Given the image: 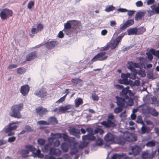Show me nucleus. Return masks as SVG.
Returning a JSON list of instances; mask_svg holds the SVG:
<instances>
[{
	"mask_svg": "<svg viewBox=\"0 0 159 159\" xmlns=\"http://www.w3.org/2000/svg\"><path fill=\"white\" fill-rule=\"evenodd\" d=\"M23 108V104L22 103L14 105L11 107L9 116L16 118H21L22 116L20 111L22 110Z\"/></svg>",
	"mask_w": 159,
	"mask_h": 159,
	"instance_id": "f257e3e1",
	"label": "nucleus"
},
{
	"mask_svg": "<svg viewBox=\"0 0 159 159\" xmlns=\"http://www.w3.org/2000/svg\"><path fill=\"white\" fill-rule=\"evenodd\" d=\"M120 97L126 99L127 105L129 106H132L133 105V99L128 96L127 91L122 89L121 92H120Z\"/></svg>",
	"mask_w": 159,
	"mask_h": 159,
	"instance_id": "f03ea898",
	"label": "nucleus"
},
{
	"mask_svg": "<svg viewBox=\"0 0 159 159\" xmlns=\"http://www.w3.org/2000/svg\"><path fill=\"white\" fill-rule=\"evenodd\" d=\"M13 12L11 10L5 8L3 9L0 13V16L2 20H6L12 16Z\"/></svg>",
	"mask_w": 159,
	"mask_h": 159,
	"instance_id": "7ed1b4c3",
	"label": "nucleus"
},
{
	"mask_svg": "<svg viewBox=\"0 0 159 159\" xmlns=\"http://www.w3.org/2000/svg\"><path fill=\"white\" fill-rule=\"evenodd\" d=\"M105 52H101L96 54L91 60V63L97 61H103L106 60L107 57L105 56L106 54Z\"/></svg>",
	"mask_w": 159,
	"mask_h": 159,
	"instance_id": "20e7f679",
	"label": "nucleus"
},
{
	"mask_svg": "<svg viewBox=\"0 0 159 159\" xmlns=\"http://www.w3.org/2000/svg\"><path fill=\"white\" fill-rule=\"evenodd\" d=\"M125 139L129 142H134L137 140V137L134 134L132 133L127 132L124 134Z\"/></svg>",
	"mask_w": 159,
	"mask_h": 159,
	"instance_id": "39448f33",
	"label": "nucleus"
},
{
	"mask_svg": "<svg viewBox=\"0 0 159 159\" xmlns=\"http://www.w3.org/2000/svg\"><path fill=\"white\" fill-rule=\"evenodd\" d=\"M34 94L40 98H43L47 95L48 93L44 88H42L39 91L35 92Z\"/></svg>",
	"mask_w": 159,
	"mask_h": 159,
	"instance_id": "423d86ee",
	"label": "nucleus"
},
{
	"mask_svg": "<svg viewBox=\"0 0 159 159\" xmlns=\"http://www.w3.org/2000/svg\"><path fill=\"white\" fill-rule=\"evenodd\" d=\"M75 25H76V20H69L64 24V29L66 30H68L71 28H73V26H76Z\"/></svg>",
	"mask_w": 159,
	"mask_h": 159,
	"instance_id": "0eeeda50",
	"label": "nucleus"
},
{
	"mask_svg": "<svg viewBox=\"0 0 159 159\" xmlns=\"http://www.w3.org/2000/svg\"><path fill=\"white\" fill-rule=\"evenodd\" d=\"M116 98L117 100L116 103L117 106L123 108L125 103H126L127 101L126 99L121 97L118 96H116Z\"/></svg>",
	"mask_w": 159,
	"mask_h": 159,
	"instance_id": "6e6552de",
	"label": "nucleus"
},
{
	"mask_svg": "<svg viewBox=\"0 0 159 159\" xmlns=\"http://www.w3.org/2000/svg\"><path fill=\"white\" fill-rule=\"evenodd\" d=\"M116 139V136L113 134L108 132L104 137V140L107 142L113 141Z\"/></svg>",
	"mask_w": 159,
	"mask_h": 159,
	"instance_id": "1a4fd4ad",
	"label": "nucleus"
},
{
	"mask_svg": "<svg viewBox=\"0 0 159 159\" xmlns=\"http://www.w3.org/2000/svg\"><path fill=\"white\" fill-rule=\"evenodd\" d=\"M29 90L30 88L28 85L25 84L21 87L20 92L23 96H25L28 94Z\"/></svg>",
	"mask_w": 159,
	"mask_h": 159,
	"instance_id": "9d476101",
	"label": "nucleus"
},
{
	"mask_svg": "<svg viewBox=\"0 0 159 159\" xmlns=\"http://www.w3.org/2000/svg\"><path fill=\"white\" fill-rule=\"evenodd\" d=\"M51 137L49 138L48 140L50 142L53 143L54 140L56 139H58L62 137V134L57 133L53 134L51 133Z\"/></svg>",
	"mask_w": 159,
	"mask_h": 159,
	"instance_id": "9b49d317",
	"label": "nucleus"
},
{
	"mask_svg": "<svg viewBox=\"0 0 159 159\" xmlns=\"http://www.w3.org/2000/svg\"><path fill=\"white\" fill-rule=\"evenodd\" d=\"M61 151L58 149H55L52 148L50 149L49 154L50 155H55L57 156H59L61 154Z\"/></svg>",
	"mask_w": 159,
	"mask_h": 159,
	"instance_id": "f8f14e48",
	"label": "nucleus"
},
{
	"mask_svg": "<svg viewBox=\"0 0 159 159\" xmlns=\"http://www.w3.org/2000/svg\"><path fill=\"white\" fill-rule=\"evenodd\" d=\"M131 150L133 153L134 156H135L139 154L141 150V148L140 146L135 145L132 147Z\"/></svg>",
	"mask_w": 159,
	"mask_h": 159,
	"instance_id": "ddd939ff",
	"label": "nucleus"
},
{
	"mask_svg": "<svg viewBox=\"0 0 159 159\" xmlns=\"http://www.w3.org/2000/svg\"><path fill=\"white\" fill-rule=\"evenodd\" d=\"M93 134H88L85 135L83 136L82 138L83 141L88 140L89 141H94L96 140V137L93 136Z\"/></svg>",
	"mask_w": 159,
	"mask_h": 159,
	"instance_id": "4468645a",
	"label": "nucleus"
},
{
	"mask_svg": "<svg viewBox=\"0 0 159 159\" xmlns=\"http://www.w3.org/2000/svg\"><path fill=\"white\" fill-rule=\"evenodd\" d=\"M36 111L40 116H42L43 115L48 112L46 108H43L42 107L37 108L36 109Z\"/></svg>",
	"mask_w": 159,
	"mask_h": 159,
	"instance_id": "2eb2a0df",
	"label": "nucleus"
},
{
	"mask_svg": "<svg viewBox=\"0 0 159 159\" xmlns=\"http://www.w3.org/2000/svg\"><path fill=\"white\" fill-rule=\"evenodd\" d=\"M37 53L36 51H34L27 55L26 57V61H30L34 59L36 57Z\"/></svg>",
	"mask_w": 159,
	"mask_h": 159,
	"instance_id": "dca6fc26",
	"label": "nucleus"
},
{
	"mask_svg": "<svg viewBox=\"0 0 159 159\" xmlns=\"http://www.w3.org/2000/svg\"><path fill=\"white\" fill-rule=\"evenodd\" d=\"M143 125L141 129V133L144 134L146 133L147 134L150 133L151 130V129L149 127H147L144 124Z\"/></svg>",
	"mask_w": 159,
	"mask_h": 159,
	"instance_id": "f3484780",
	"label": "nucleus"
},
{
	"mask_svg": "<svg viewBox=\"0 0 159 159\" xmlns=\"http://www.w3.org/2000/svg\"><path fill=\"white\" fill-rule=\"evenodd\" d=\"M151 109L152 107L147 106V108H143L142 109V112L146 117H149L150 116V112Z\"/></svg>",
	"mask_w": 159,
	"mask_h": 159,
	"instance_id": "a211bd4d",
	"label": "nucleus"
},
{
	"mask_svg": "<svg viewBox=\"0 0 159 159\" xmlns=\"http://www.w3.org/2000/svg\"><path fill=\"white\" fill-rule=\"evenodd\" d=\"M48 121L49 125H56L58 123V120L54 116L49 117L48 119Z\"/></svg>",
	"mask_w": 159,
	"mask_h": 159,
	"instance_id": "6ab92c4d",
	"label": "nucleus"
},
{
	"mask_svg": "<svg viewBox=\"0 0 159 159\" xmlns=\"http://www.w3.org/2000/svg\"><path fill=\"white\" fill-rule=\"evenodd\" d=\"M69 131L70 134L75 136H77L80 134V130L75 128L69 129Z\"/></svg>",
	"mask_w": 159,
	"mask_h": 159,
	"instance_id": "aec40b11",
	"label": "nucleus"
},
{
	"mask_svg": "<svg viewBox=\"0 0 159 159\" xmlns=\"http://www.w3.org/2000/svg\"><path fill=\"white\" fill-rule=\"evenodd\" d=\"M145 14V12L144 11H139L138 12L135 16V20H140L144 16Z\"/></svg>",
	"mask_w": 159,
	"mask_h": 159,
	"instance_id": "412c9836",
	"label": "nucleus"
},
{
	"mask_svg": "<svg viewBox=\"0 0 159 159\" xmlns=\"http://www.w3.org/2000/svg\"><path fill=\"white\" fill-rule=\"evenodd\" d=\"M56 43V42L54 41L48 42L45 43V46L47 48L51 49L55 46Z\"/></svg>",
	"mask_w": 159,
	"mask_h": 159,
	"instance_id": "4be33fe9",
	"label": "nucleus"
},
{
	"mask_svg": "<svg viewBox=\"0 0 159 159\" xmlns=\"http://www.w3.org/2000/svg\"><path fill=\"white\" fill-rule=\"evenodd\" d=\"M128 34L129 35L137 34L138 32V30L137 28H130L127 30Z\"/></svg>",
	"mask_w": 159,
	"mask_h": 159,
	"instance_id": "5701e85b",
	"label": "nucleus"
},
{
	"mask_svg": "<svg viewBox=\"0 0 159 159\" xmlns=\"http://www.w3.org/2000/svg\"><path fill=\"white\" fill-rule=\"evenodd\" d=\"M51 143H48L45 145L42 148V151L44 152L47 153L50 151Z\"/></svg>",
	"mask_w": 159,
	"mask_h": 159,
	"instance_id": "b1692460",
	"label": "nucleus"
},
{
	"mask_svg": "<svg viewBox=\"0 0 159 159\" xmlns=\"http://www.w3.org/2000/svg\"><path fill=\"white\" fill-rule=\"evenodd\" d=\"M126 141L125 135L124 136L120 137L117 139V143L122 145L125 144Z\"/></svg>",
	"mask_w": 159,
	"mask_h": 159,
	"instance_id": "393cba45",
	"label": "nucleus"
},
{
	"mask_svg": "<svg viewBox=\"0 0 159 159\" xmlns=\"http://www.w3.org/2000/svg\"><path fill=\"white\" fill-rule=\"evenodd\" d=\"M33 156L34 157L42 158L44 157V155L43 154L41 153L40 150L38 149L36 152H33Z\"/></svg>",
	"mask_w": 159,
	"mask_h": 159,
	"instance_id": "a878e982",
	"label": "nucleus"
},
{
	"mask_svg": "<svg viewBox=\"0 0 159 159\" xmlns=\"http://www.w3.org/2000/svg\"><path fill=\"white\" fill-rule=\"evenodd\" d=\"M70 108L71 106L70 105H67L64 107L60 106L59 107V111L64 113L65 111L69 109Z\"/></svg>",
	"mask_w": 159,
	"mask_h": 159,
	"instance_id": "bb28decb",
	"label": "nucleus"
},
{
	"mask_svg": "<svg viewBox=\"0 0 159 159\" xmlns=\"http://www.w3.org/2000/svg\"><path fill=\"white\" fill-rule=\"evenodd\" d=\"M20 153L22 155L23 157L26 158L29 156L27 154L29 153V151L27 149H22L20 151Z\"/></svg>",
	"mask_w": 159,
	"mask_h": 159,
	"instance_id": "cd10ccee",
	"label": "nucleus"
},
{
	"mask_svg": "<svg viewBox=\"0 0 159 159\" xmlns=\"http://www.w3.org/2000/svg\"><path fill=\"white\" fill-rule=\"evenodd\" d=\"M119 43L115 39L113 43H111L109 44L110 48H111V49H114L117 47Z\"/></svg>",
	"mask_w": 159,
	"mask_h": 159,
	"instance_id": "c85d7f7f",
	"label": "nucleus"
},
{
	"mask_svg": "<svg viewBox=\"0 0 159 159\" xmlns=\"http://www.w3.org/2000/svg\"><path fill=\"white\" fill-rule=\"evenodd\" d=\"M61 149L65 152L67 151L68 148L67 144L65 143H63L61 144Z\"/></svg>",
	"mask_w": 159,
	"mask_h": 159,
	"instance_id": "c756f323",
	"label": "nucleus"
},
{
	"mask_svg": "<svg viewBox=\"0 0 159 159\" xmlns=\"http://www.w3.org/2000/svg\"><path fill=\"white\" fill-rule=\"evenodd\" d=\"M138 32L137 34L140 35L143 34V33L145 31L146 29L143 27H140L138 28H137Z\"/></svg>",
	"mask_w": 159,
	"mask_h": 159,
	"instance_id": "7c9ffc66",
	"label": "nucleus"
},
{
	"mask_svg": "<svg viewBox=\"0 0 159 159\" xmlns=\"http://www.w3.org/2000/svg\"><path fill=\"white\" fill-rule=\"evenodd\" d=\"M151 115L153 116L157 117L159 115V113L156 111L155 108L152 107L150 112V115Z\"/></svg>",
	"mask_w": 159,
	"mask_h": 159,
	"instance_id": "2f4dec72",
	"label": "nucleus"
},
{
	"mask_svg": "<svg viewBox=\"0 0 159 159\" xmlns=\"http://www.w3.org/2000/svg\"><path fill=\"white\" fill-rule=\"evenodd\" d=\"M18 122L16 121V122H13L11 123H9L8 125V126L11 128L12 131L16 129L17 128V126L16 125H13L14 124H18Z\"/></svg>",
	"mask_w": 159,
	"mask_h": 159,
	"instance_id": "473e14b6",
	"label": "nucleus"
},
{
	"mask_svg": "<svg viewBox=\"0 0 159 159\" xmlns=\"http://www.w3.org/2000/svg\"><path fill=\"white\" fill-rule=\"evenodd\" d=\"M25 148L28 150L32 152L35 151L36 150L35 148L32 145H29L25 146Z\"/></svg>",
	"mask_w": 159,
	"mask_h": 159,
	"instance_id": "72a5a7b5",
	"label": "nucleus"
},
{
	"mask_svg": "<svg viewBox=\"0 0 159 159\" xmlns=\"http://www.w3.org/2000/svg\"><path fill=\"white\" fill-rule=\"evenodd\" d=\"M83 103V101L82 99L79 98H78L77 100L75 102V106L76 107H78L81 104Z\"/></svg>",
	"mask_w": 159,
	"mask_h": 159,
	"instance_id": "f704fd0d",
	"label": "nucleus"
},
{
	"mask_svg": "<svg viewBox=\"0 0 159 159\" xmlns=\"http://www.w3.org/2000/svg\"><path fill=\"white\" fill-rule=\"evenodd\" d=\"M116 126L115 123L111 120H107V128L114 127Z\"/></svg>",
	"mask_w": 159,
	"mask_h": 159,
	"instance_id": "c9c22d12",
	"label": "nucleus"
},
{
	"mask_svg": "<svg viewBox=\"0 0 159 159\" xmlns=\"http://www.w3.org/2000/svg\"><path fill=\"white\" fill-rule=\"evenodd\" d=\"M38 144L40 146H43L44 145L46 141L45 139H39L37 140Z\"/></svg>",
	"mask_w": 159,
	"mask_h": 159,
	"instance_id": "e433bc0d",
	"label": "nucleus"
},
{
	"mask_svg": "<svg viewBox=\"0 0 159 159\" xmlns=\"http://www.w3.org/2000/svg\"><path fill=\"white\" fill-rule=\"evenodd\" d=\"M17 72L19 74H22L25 72V70L23 67H20L17 69Z\"/></svg>",
	"mask_w": 159,
	"mask_h": 159,
	"instance_id": "4c0bfd02",
	"label": "nucleus"
},
{
	"mask_svg": "<svg viewBox=\"0 0 159 159\" xmlns=\"http://www.w3.org/2000/svg\"><path fill=\"white\" fill-rule=\"evenodd\" d=\"M115 8V7L112 5H110L108 7H106L105 11L107 12H109L111 11H113Z\"/></svg>",
	"mask_w": 159,
	"mask_h": 159,
	"instance_id": "58836bf2",
	"label": "nucleus"
},
{
	"mask_svg": "<svg viewBox=\"0 0 159 159\" xmlns=\"http://www.w3.org/2000/svg\"><path fill=\"white\" fill-rule=\"evenodd\" d=\"M138 74L141 76V77H144L146 76L145 70H139L138 71Z\"/></svg>",
	"mask_w": 159,
	"mask_h": 159,
	"instance_id": "ea45409f",
	"label": "nucleus"
},
{
	"mask_svg": "<svg viewBox=\"0 0 159 159\" xmlns=\"http://www.w3.org/2000/svg\"><path fill=\"white\" fill-rule=\"evenodd\" d=\"M156 143L154 141H150L148 142L146 144V145L149 147H154L155 146Z\"/></svg>",
	"mask_w": 159,
	"mask_h": 159,
	"instance_id": "a19ab883",
	"label": "nucleus"
},
{
	"mask_svg": "<svg viewBox=\"0 0 159 159\" xmlns=\"http://www.w3.org/2000/svg\"><path fill=\"white\" fill-rule=\"evenodd\" d=\"M134 20L131 19L127 20L125 23L127 27H128L134 24Z\"/></svg>",
	"mask_w": 159,
	"mask_h": 159,
	"instance_id": "79ce46f5",
	"label": "nucleus"
},
{
	"mask_svg": "<svg viewBox=\"0 0 159 159\" xmlns=\"http://www.w3.org/2000/svg\"><path fill=\"white\" fill-rule=\"evenodd\" d=\"M129 66H127V68L130 70H132L134 68V62L129 61L128 62Z\"/></svg>",
	"mask_w": 159,
	"mask_h": 159,
	"instance_id": "37998d69",
	"label": "nucleus"
},
{
	"mask_svg": "<svg viewBox=\"0 0 159 159\" xmlns=\"http://www.w3.org/2000/svg\"><path fill=\"white\" fill-rule=\"evenodd\" d=\"M3 130L4 131L5 133H8L9 132L12 131L11 129V128L9 127L8 125L7 126V127H6L4 128Z\"/></svg>",
	"mask_w": 159,
	"mask_h": 159,
	"instance_id": "c03bdc74",
	"label": "nucleus"
},
{
	"mask_svg": "<svg viewBox=\"0 0 159 159\" xmlns=\"http://www.w3.org/2000/svg\"><path fill=\"white\" fill-rule=\"evenodd\" d=\"M124 35L125 34L124 33H121L117 38H116L115 39L116 41L118 42L119 43H120L121 41V39L123 38Z\"/></svg>",
	"mask_w": 159,
	"mask_h": 159,
	"instance_id": "a18cd8bd",
	"label": "nucleus"
},
{
	"mask_svg": "<svg viewBox=\"0 0 159 159\" xmlns=\"http://www.w3.org/2000/svg\"><path fill=\"white\" fill-rule=\"evenodd\" d=\"M75 26H73V29H75L77 31H79L81 29V27L79 25V24L77 23V21H76V25H75Z\"/></svg>",
	"mask_w": 159,
	"mask_h": 159,
	"instance_id": "49530a36",
	"label": "nucleus"
},
{
	"mask_svg": "<svg viewBox=\"0 0 159 159\" xmlns=\"http://www.w3.org/2000/svg\"><path fill=\"white\" fill-rule=\"evenodd\" d=\"M25 130L26 132H31L33 131L31 127L29 125H26L25 126Z\"/></svg>",
	"mask_w": 159,
	"mask_h": 159,
	"instance_id": "de8ad7c7",
	"label": "nucleus"
},
{
	"mask_svg": "<svg viewBox=\"0 0 159 159\" xmlns=\"http://www.w3.org/2000/svg\"><path fill=\"white\" fill-rule=\"evenodd\" d=\"M98 139L96 141V144L98 146H100L102 144V140L100 137H98Z\"/></svg>",
	"mask_w": 159,
	"mask_h": 159,
	"instance_id": "09e8293b",
	"label": "nucleus"
},
{
	"mask_svg": "<svg viewBox=\"0 0 159 159\" xmlns=\"http://www.w3.org/2000/svg\"><path fill=\"white\" fill-rule=\"evenodd\" d=\"M78 152V149L74 146V148L71 149L70 154L71 155H73L76 154Z\"/></svg>",
	"mask_w": 159,
	"mask_h": 159,
	"instance_id": "8fccbe9b",
	"label": "nucleus"
},
{
	"mask_svg": "<svg viewBox=\"0 0 159 159\" xmlns=\"http://www.w3.org/2000/svg\"><path fill=\"white\" fill-rule=\"evenodd\" d=\"M16 138L15 136H12L9 137L7 142L10 143H12L14 142L16 140Z\"/></svg>",
	"mask_w": 159,
	"mask_h": 159,
	"instance_id": "3c124183",
	"label": "nucleus"
},
{
	"mask_svg": "<svg viewBox=\"0 0 159 159\" xmlns=\"http://www.w3.org/2000/svg\"><path fill=\"white\" fill-rule=\"evenodd\" d=\"M123 107L118 106V107H116L114 110V112L116 113H118L121 112L123 109Z\"/></svg>",
	"mask_w": 159,
	"mask_h": 159,
	"instance_id": "603ef678",
	"label": "nucleus"
},
{
	"mask_svg": "<svg viewBox=\"0 0 159 159\" xmlns=\"http://www.w3.org/2000/svg\"><path fill=\"white\" fill-rule=\"evenodd\" d=\"M136 122L138 123H141L143 125L144 124L142 120V118L140 116H139L138 117Z\"/></svg>",
	"mask_w": 159,
	"mask_h": 159,
	"instance_id": "864d4df0",
	"label": "nucleus"
},
{
	"mask_svg": "<svg viewBox=\"0 0 159 159\" xmlns=\"http://www.w3.org/2000/svg\"><path fill=\"white\" fill-rule=\"evenodd\" d=\"M127 27V26L126 25L125 23L121 26L120 30L117 31L118 32V34L120 33L121 31L124 30Z\"/></svg>",
	"mask_w": 159,
	"mask_h": 159,
	"instance_id": "5fc2aeb1",
	"label": "nucleus"
},
{
	"mask_svg": "<svg viewBox=\"0 0 159 159\" xmlns=\"http://www.w3.org/2000/svg\"><path fill=\"white\" fill-rule=\"evenodd\" d=\"M62 137L65 141H68L69 140L68 136L66 133L62 134Z\"/></svg>",
	"mask_w": 159,
	"mask_h": 159,
	"instance_id": "6e6d98bb",
	"label": "nucleus"
},
{
	"mask_svg": "<svg viewBox=\"0 0 159 159\" xmlns=\"http://www.w3.org/2000/svg\"><path fill=\"white\" fill-rule=\"evenodd\" d=\"M37 123L39 125H49V124L48 122L43 120L39 121Z\"/></svg>",
	"mask_w": 159,
	"mask_h": 159,
	"instance_id": "4d7b16f0",
	"label": "nucleus"
},
{
	"mask_svg": "<svg viewBox=\"0 0 159 159\" xmlns=\"http://www.w3.org/2000/svg\"><path fill=\"white\" fill-rule=\"evenodd\" d=\"M146 55L147 56V58L150 61H151L153 59V57L152 54L149 52L146 53Z\"/></svg>",
	"mask_w": 159,
	"mask_h": 159,
	"instance_id": "13d9d810",
	"label": "nucleus"
},
{
	"mask_svg": "<svg viewBox=\"0 0 159 159\" xmlns=\"http://www.w3.org/2000/svg\"><path fill=\"white\" fill-rule=\"evenodd\" d=\"M37 27V31L39 32L43 30V26L42 24H39L38 25Z\"/></svg>",
	"mask_w": 159,
	"mask_h": 159,
	"instance_id": "bf43d9fd",
	"label": "nucleus"
},
{
	"mask_svg": "<svg viewBox=\"0 0 159 159\" xmlns=\"http://www.w3.org/2000/svg\"><path fill=\"white\" fill-rule=\"evenodd\" d=\"M80 79L79 78H72L71 80L72 82L74 84H78L80 80Z\"/></svg>",
	"mask_w": 159,
	"mask_h": 159,
	"instance_id": "052dcab7",
	"label": "nucleus"
},
{
	"mask_svg": "<svg viewBox=\"0 0 159 159\" xmlns=\"http://www.w3.org/2000/svg\"><path fill=\"white\" fill-rule=\"evenodd\" d=\"M147 11L148 13V16H151L155 14L154 11L153 10H148Z\"/></svg>",
	"mask_w": 159,
	"mask_h": 159,
	"instance_id": "680f3d73",
	"label": "nucleus"
},
{
	"mask_svg": "<svg viewBox=\"0 0 159 159\" xmlns=\"http://www.w3.org/2000/svg\"><path fill=\"white\" fill-rule=\"evenodd\" d=\"M92 98L94 101H97L98 100V96L96 95L95 93H92Z\"/></svg>",
	"mask_w": 159,
	"mask_h": 159,
	"instance_id": "e2e57ef3",
	"label": "nucleus"
},
{
	"mask_svg": "<svg viewBox=\"0 0 159 159\" xmlns=\"http://www.w3.org/2000/svg\"><path fill=\"white\" fill-rule=\"evenodd\" d=\"M34 2L33 1L30 2L28 4V8L29 9L32 8V7L34 5Z\"/></svg>",
	"mask_w": 159,
	"mask_h": 159,
	"instance_id": "0e129e2a",
	"label": "nucleus"
},
{
	"mask_svg": "<svg viewBox=\"0 0 159 159\" xmlns=\"http://www.w3.org/2000/svg\"><path fill=\"white\" fill-rule=\"evenodd\" d=\"M134 47L133 45H132L129 46H127L125 47V48H124L123 49H122V51L124 52H125L128 50Z\"/></svg>",
	"mask_w": 159,
	"mask_h": 159,
	"instance_id": "69168bd1",
	"label": "nucleus"
},
{
	"mask_svg": "<svg viewBox=\"0 0 159 159\" xmlns=\"http://www.w3.org/2000/svg\"><path fill=\"white\" fill-rule=\"evenodd\" d=\"M136 5L137 7H141L143 6V3L141 1H139L136 2Z\"/></svg>",
	"mask_w": 159,
	"mask_h": 159,
	"instance_id": "338daca9",
	"label": "nucleus"
},
{
	"mask_svg": "<svg viewBox=\"0 0 159 159\" xmlns=\"http://www.w3.org/2000/svg\"><path fill=\"white\" fill-rule=\"evenodd\" d=\"M60 144V142L59 140L57 139L54 142V146L55 147H58Z\"/></svg>",
	"mask_w": 159,
	"mask_h": 159,
	"instance_id": "774afa93",
	"label": "nucleus"
}]
</instances>
